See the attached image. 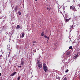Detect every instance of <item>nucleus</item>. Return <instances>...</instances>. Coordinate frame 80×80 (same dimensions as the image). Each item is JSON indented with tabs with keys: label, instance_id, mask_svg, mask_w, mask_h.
I'll list each match as a JSON object with an SVG mask.
<instances>
[{
	"label": "nucleus",
	"instance_id": "1",
	"mask_svg": "<svg viewBox=\"0 0 80 80\" xmlns=\"http://www.w3.org/2000/svg\"><path fill=\"white\" fill-rule=\"evenodd\" d=\"M43 69L44 70L45 72H47L48 71V69L47 68V67L45 63H44L43 64Z\"/></svg>",
	"mask_w": 80,
	"mask_h": 80
},
{
	"label": "nucleus",
	"instance_id": "2",
	"mask_svg": "<svg viewBox=\"0 0 80 80\" xmlns=\"http://www.w3.org/2000/svg\"><path fill=\"white\" fill-rule=\"evenodd\" d=\"M37 63L38 64V66L39 68H42V64H40V60H38L37 61Z\"/></svg>",
	"mask_w": 80,
	"mask_h": 80
},
{
	"label": "nucleus",
	"instance_id": "3",
	"mask_svg": "<svg viewBox=\"0 0 80 80\" xmlns=\"http://www.w3.org/2000/svg\"><path fill=\"white\" fill-rule=\"evenodd\" d=\"M18 6H16L14 8V10H15V12H17L18 10Z\"/></svg>",
	"mask_w": 80,
	"mask_h": 80
},
{
	"label": "nucleus",
	"instance_id": "4",
	"mask_svg": "<svg viewBox=\"0 0 80 80\" xmlns=\"http://www.w3.org/2000/svg\"><path fill=\"white\" fill-rule=\"evenodd\" d=\"M71 19V18H69V19H67V18H65V22H68V21H69V20H70Z\"/></svg>",
	"mask_w": 80,
	"mask_h": 80
},
{
	"label": "nucleus",
	"instance_id": "5",
	"mask_svg": "<svg viewBox=\"0 0 80 80\" xmlns=\"http://www.w3.org/2000/svg\"><path fill=\"white\" fill-rule=\"evenodd\" d=\"M70 8L71 10H74L75 8L74 7L72 6L70 7Z\"/></svg>",
	"mask_w": 80,
	"mask_h": 80
},
{
	"label": "nucleus",
	"instance_id": "6",
	"mask_svg": "<svg viewBox=\"0 0 80 80\" xmlns=\"http://www.w3.org/2000/svg\"><path fill=\"white\" fill-rule=\"evenodd\" d=\"M21 64L22 65H24V61L21 60Z\"/></svg>",
	"mask_w": 80,
	"mask_h": 80
},
{
	"label": "nucleus",
	"instance_id": "7",
	"mask_svg": "<svg viewBox=\"0 0 80 80\" xmlns=\"http://www.w3.org/2000/svg\"><path fill=\"white\" fill-rule=\"evenodd\" d=\"M70 54V52L69 51L67 52L66 53V55H69Z\"/></svg>",
	"mask_w": 80,
	"mask_h": 80
},
{
	"label": "nucleus",
	"instance_id": "8",
	"mask_svg": "<svg viewBox=\"0 0 80 80\" xmlns=\"http://www.w3.org/2000/svg\"><path fill=\"white\" fill-rule=\"evenodd\" d=\"M16 72H14L13 73H12V74H11V76H13V75H15V74L16 73Z\"/></svg>",
	"mask_w": 80,
	"mask_h": 80
},
{
	"label": "nucleus",
	"instance_id": "9",
	"mask_svg": "<svg viewBox=\"0 0 80 80\" xmlns=\"http://www.w3.org/2000/svg\"><path fill=\"white\" fill-rule=\"evenodd\" d=\"M22 38H23L24 37H25V33H22Z\"/></svg>",
	"mask_w": 80,
	"mask_h": 80
},
{
	"label": "nucleus",
	"instance_id": "10",
	"mask_svg": "<svg viewBox=\"0 0 80 80\" xmlns=\"http://www.w3.org/2000/svg\"><path fill=\"white\" fill-rule=\"evenodd\" d=\"M20 28V25H17L16 28L17 29H18Z\"/></svg>",
	"mask_w": 80,
	"mask_h": 80
},
{
	"label": "nucleus",
	"instance_id": "11",
	"mask_svg": "<svg viewBox=\"0 0 80 80\" xmlns=\"http://www.w3.org/2000/svg\"><path fill=\"white\" fill-rule=\"evenodd\" d=\"M73 28V25H72L71 27V28H70L72 30Z\"/></svg>",
	"mask_w": 80,
	"mask_h": 80
},
{
	"label": "nucleus",
	"instance_id": "12",
	"mask_svg": "<svg viewBox=\"0 0 80 80\" xmlns=\"http://www.w3.org/2000/svg\"><path fill=\"white\" fill-rule=\"evenodd\" d=\"M69 49L72 50V49H73V48H72V46H70L69 48Z\"/></svg>",
	"mask_w": 80,
	"mask_h": 80
},
{
	"label": "nucleus",
	"instance_id": "13",
	"mask_svg": "<svg viewBox=\"0 0 80 80\" xmlns=\"http://www.w3.org/2000/svg\"><path fill=\"white\" fill-rule=\"evenodd\" d=\"M68 71H69V70H68V69H67V70H66L65 71V72L66 73H67V72H68Z\"/></svg>",
	"mask_w": 80,
	"mask_h": 80
},
{
	"label": "nucleus",
	"instance_id": "14",
	"mask_svg": "<svg viewBox=\"0 0 80 80\" xmlns=\"http://www.w3.org/2000/svg\"><path fill=\"white\" fill-rule=\"evenodd\" d=\"M18 13L19 15H21V12H20V11L18 12Z\"/></svg>",
	"mask_w": 80,
	"mask_h": 80
},
{
	"label": "nucleus",
	"instance_id": "15",
	"mask_svg": "<svg viewBox=\"0 0 80 80\" xmlns=\"http://www.w3.org/2000/svg\"><path fill=\"white\" fill-rule=\"evenodd\" d=\"M18 68H22V66H21V65H20V66H18Z\"/></svg>",
	"mask_w": 80,
	"mask_h": 80
},
{
	"label": "nucleus",
	"instance_id": "16",
	"mask_svg": "<svg viewBox=\"0 0 80 80\" xmlns=\"http://www.w3.org/2000/svg\"><path fill=\"white\" fill-rule=\"evenodd\" d=\"M33 43H37V42L35 41H34L33 42Z\"/></svg>",
	"mask_w": 80,
	"mask_h": 80
},
{
	"label": "nucleus",
	"instance_id": "17",
	"mask_svg": "<svg viewBox=\"0 0 80 80\" xmlns=\"http://www.w3.org/2000/svg\"><path fill=\"white\" fill-rule=\"evenodd\" d=\"M18 80H19V79H20V77L19 76L17 78Z\"/></svg>",
	"mask_w": 80,
	"mask_h": 80
},
{
	"label": "nucleus",
	"instance_id": "18",
	"mask_svg": "<svg viewBox=\"0 0 80 80\" xmlns=\"http://www.w3.org/2000/svg\"><path fill=\"white\" fill-rule=\"evenodd\" d=\"M44 35V34H43V32H42L41 33V36L43 37V35Z\"/></svg>",
	"mask_w": 80,
	"mask_h": 80
},
{
	"label": "nucleus",
	"instance_id": "19",
	"mask_svg": "<svg viewBox=\"0 0 80 80\" xmlns=\"http://www.w3.org/2000/svg\"><path fill=\"white\" fill-rule=\"evenodd\" d=\"M58 80H60V77H58Z\"/></svg>",
	"mask_w": 80,
	"mask_h": 80
},
{
	"label": "nucleus",
	"instance_id": "20",
	"mask_svg": "<svg viewBox=\"0 0 80 80\" xmlns=\"http://www.w3.org/2000/svg\"><path fill=\"white\" fill-rule=\"evenodd\" d=\"M74 12H77V10H76V9H75V8H74Z\"/></svg>",
	"mask_w": 80,
	"mask_h": 80
},
{
	"label": "nucleus",
	"instance_id": "21",
	"mask_svg": "<svg viewBox=\"0 0 80 80\" xmlns=\"http://www.w3.org/2000/svg\"><path fill=\"white\" fill-rule=\"evenodd\" d=\"M1 58H2V55L0 56V59H1Z\"/></svg>",
	"mask_w": 80,
	"mask_h": 80
},
{
	"label": "nucleus",
	"instance_id": "22",
	"mask_svg": "<svg viewBox=\"0 0 80 80\" xmlns=\"http://www.w3.org/2000/svg\"><path fill=\"white\" fill-rule=\"evenodd\" d=\"M67 80V78L65 77L63 80Z\"/></svg>",
	"mask_w": 80,
	"mask_h": 80
},
{
	"label": "nucleus",
	"instance_id": "23",
	"mask_svg": "<svg viewBox=\"0 0 80 80\" xmlns=\"http://www.w3.org/2000/svg\"><path fill=\"white\" fill-rule=\"evenodd\" d=\"M47 36H44V38H47Z\"/></svg>",
	"mask_w": 80,
	"mask_h": 80
},
{
	"label": "nucleus",
	"instance_id": "24",
	"mask_svg": "<svg viewBox=\"0 0 80 80\" xmlns=\"http://www.w3.org/2000/svg\"><path fill=\"white\" fill-rule=\"evenodd\" d=\"M78 57V56L77 55H76V56H75V58H77V57Z\"/></svg>",
	"mask_w": 80,
	"mask_h": 80
},
{
	"label": "nucleus",
	"instance_id": "25",
	"mask_svg": "<svg viewBox=\"0 0 80 80\" xmlns=\"http://www.w3.org/2000/svg\"><path fill=\"white\" fill-rule=\"evenodd\" d=\"M49 37H47V38L48 39V40H49Z\"/></svg>",
	"mask_w": 80,
	"mask_h": 80
},
{
	"label": "nucleus",
	"instance_id": "26",
	"mask_svg": "<svg viewBox=\"0 0 80 80\" xmlns=\"http://www.w3.org/2000/svg\"><path fill=\"white\" fill-rule=\"evenodd\" d=\"M47 42L48 43V40H47Z\"/></svg>",
	"mask_w": 80,
	"mask_h": 80
},
{
	"label": "nucleus",
	"instance_id": "27",
	"mask_svg": "<svg viewBox=\"0 0 80 80\" xmlns=\"http://www.w3.org/2000/svg\"><path fill=\"white\" fill-rule=\"evenodd\" d=\"M32 46H33V47L35 46V44H33Z\"/></svg>",
	"mask_w": 80,
	"mask_h": 80
},
{
	"label": "nucleus",
	"instance_id": "28",
	"mask_svg": "<svg viewBox=\"0 0 80 80\" xmlns=\"http://www.w3.org/2000/svg\"><path fill=\"white\" fill-rule=\"evenodd\" d=\"M2 75V73H0V76H1Z\"/></svg>",
	"mask_w": 80,
	"mask_h": 80
},
{
	"label": "nucleus",
	"instance_id": "29",
	"mask_svg": "<svg viewBox=\"0 0 80 80\" xmlns=\"http://www.w3.org/2000/svg\"><path fill=\"white\" fill-rule=\"evenodd\" d=\"M47 10H48V9H49V8H47Z\"/></svg>",
	"mask_w": 80,
	"mask_h": 80
},
{
	"label": "nucleus",
	"instance_id": "30",
	"mask_svg": "<svg viewBox=\"0 0 80 80\" xmlns=\"http://www.w3.org/2000/svg\"><path fill=\"white\" fill-rule=\"evenodd\" d=\"M51 10V8H50L49 9V10Z\"/></svg>",
	"mask_w": 80,
	"mask_h": 80
},
{
	"label": "nucleus",
	"instance_id": "31",
	"mask_svg": "<svg viewBox=\"0 0 80 80\" xmlns=\"http://www.w3.org/2000/svg\"><path fill=\"white\" fill-rule=\"evenodd\" d=\"M64 4H63V7H65V6H64Z\"/></svg>",
	"mask_w": 80,
	"mask_h": 80
},
{
	"label": "nucleus",
	"instance_id": "32",
	"mask_svg": "<svg viewBox=\"0 0 80 80\" xmlns=\"http://www.w3.org/2000/svg\"><path fill=\"white\" fill-rule=\"evenodd\" d=\"M10 56V55L9 54L8 55V57H9Z\"/></svg>",
	"mask_w": 80,
	"mask_h": 80
},
{
	"label": "nucleus",
	"instance_id": "33",
	"mask_svg": "<svg viewBox=\"0 0 80 80\" xmlns=\"http://www.w3.org/2000/svg\"><path fill=\"white\" fill-rule=\"evenodd\" d=\"M35 1H36V2H37V0H35Z\"/></svg>",
	"mask_w": 80,
	"mask_h": 80
},
{
	"label": "nucleus",
	"instance_id": "34",
	"mask_svg": "<svg viewBox=\"0 0 80 80\" xmlns=\"http://www.w3.org/2000/svg\"><path fill=\"white\" fill-rule=\"evenodd\" d=\"M0 13H1V12L0 11Z\"/></svg>",
	"mask_w": 80,
	"mask_h": 80
},
{
	"label": "nucleus",
	"instance_id": "35",
	"mask_svg": "<svg viewBox=\"0 0 80 80\" xmlns=\"http://www.w3.org/2000/svg\"><path fill=\"white\" fill-rule=\"evenodd\" d=\"M50 34H52V32H51V33H50Z\"/></svg>",
	"mask_w": 80,
	"mask_h": 80
},
{
	"label": "nucleus",
	"instance_id": "36",
	"mask_svg": "<svg viewBox=\"0 0 80 80\" xmlns=\"http://www.w3.org/2000/svg\"><path fill=\"white\" fill-rule=\"evenodd\" d=\"M61 68H63L62 67H61Z\"/></svg>",
	"mask_w": 80,
	"mask_h": 80
},
{
	"label": "nucleus",
	"instance_id": "37",
	"mask_svg": "<svg viewBox=\"0 0 80 80\" xmlns=\"http://www.w3.org/2000/svg\"><path fill=\"white\" fill-rule=\"evenodd\" d=\"M61 13H62V12H61Z\"/></svg>",
	"mask_w": 80,
	"mask_h": 80
},
{
	"label": "nucleus",
	"instance_id": "38",
	"mask_svg": "<svg viewBox=\"0 0 80 80\" xmlns=\"http://www.w3.org/2000/svg\"><path fill=\"white\" fill-rule=\"evenodd\" d=\"M52 33H53V32H52Z\"/></svg>",
	"mask_w": 80,
	"mask_h": 80
},
{
	"label": "nucleus",
	"instance_id": "39",
	"mask_svg": "<svg viewBox=\"0 0 80 80\" xmlns=\"http://www.w3.org/2000/svg\"><path fill=\"white\" fill-rule=\"evenodd\" d=\"M79 78H80V77H79Z\"/></svg>",
	"mask_w": 80,
	"mask_h": 80
},
{
	"label": "nucleus",
	"instance_id": "40",
	"mask_svg": "<svg viewBox=\"0 0 80 80\" xmlns=\"http://www.w3.org/2000/svg\"><path fill=\"white\" fill-rule=\"evenodd\" d=\"M70 27H71V26H70Z\"/></svg>",
	"mask_w": 80,
	"mask_h": 80
}]
</instances>
